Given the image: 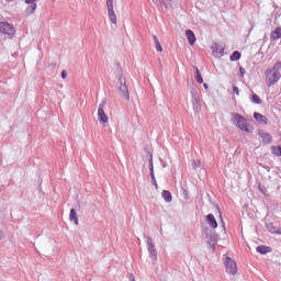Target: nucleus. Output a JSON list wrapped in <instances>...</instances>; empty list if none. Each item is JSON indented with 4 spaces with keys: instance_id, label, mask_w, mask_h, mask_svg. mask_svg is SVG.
Returning a JSON list of instances; mask_svg holds the SVG:
<instances>
[{
    "instance_id": "obj_18",
    "label": "nucleus",
    "mask_w": 281,
    "mask_h": 281,
    "mask_svg": "<svg viewBox=\"0 0 281 281\" xmlns=\"http://www.w3.org/2000/svg\"><path fill=\"white\" fill-rule=\"evenodd\" d=\"M195 80L199 85H203V77L201 76V71L198 67H195Z\"/></svg>"
},
{
    "instance_id": "obj_23",
    "label": "nucleus",
    "mask_w": 281,
    "mask_h": 281,
    "mask_svg": "<svg viewBox=\"0 0 281 281\" xmlns=\"http://www.w3.org/2000/svg\"><path fill=\"white\" fill-rule=\"evenodd\" d=\"M25 3L27 5L32 4V5H36V0H25Z\"/></svg>"
},
{
    "instance_id": "obj_30",
    "label": "nucleus",
    "mask_w": 281,
    "mask_h": 281,
    "mask_svg": "<svg viewBox=\"0 0 281 281\" xmlns=\"http://www.w3.org/2000/svg\"><path fill=\"white\" fill-rule=\"evenodd\" d=\"M157 1H159V0H153L154 3H157Z\"/></svg>"
},
{
    "instance_id": "obj_11",
    "label": "nucleus",
    "mask_w": 281,
    "mask_h": 281,
    "mask_svg": "<svg viewBox=\"0 0 281 281\" xmlns=\"http://www.w3.org/2000/svg\"><path fill=\"white\" fill-rule=\"evenodd\" d=\"M186 35H187L189 45H194V43H196V36L194 35V32H192V30H187Z\"/></svg>"
},
{
    "instance_id": "obj_13",
    "label": "nucleus",
    "mask_w": 281,
    "mask_h": 281,
    "mask_svg": "<svg viewBox=\"0 0 281 281\" xmlns=\"http://www.w3.org/2000/svg\"><path fill=\"white\" fill-rule=\"evenodd\" d=\"M271 41H278L281 38V27H277L270 35Z\"/></svg>"
},
{
    "instance_id": "obj_27",
    "label": "nucleus",
    "mask_w": 281,
    "mask_h": 281,
    "mask_svg": "<svg viewBox=\"0 0 281 281\" xmlns=\"http://www.w3.org/2000/svg\"><path fill=\"white\" fill-rule=\"evenodd\" d=\"M130 281H135V276L130 274Z\"/></svg>"
},
{
    "instance_id": "obj_25",
    "label": "nucleus",
    "mask_w": 281,
    "mask_h": 281,
    "mask_svg": "<svg viewBox=\"0 0 281 281\" xmlns=\"http://www.w3.org/2000/svg\"><path fill=\"white\" fill-rule=\"evenodd\" d=\"M233 92L236 93V95H240V90H238V87H233Z\"/></svg>"
},
{
    "instance_id": "obj_15",
    "label": "nucleus",
    "mask_w": 281,
    "mask_h": 281,
    "mask_svg": "<svg viewBox=\"0 0 281 281\" xmlns=\"http://www.w3.org/2000/svg\"><path fill=\"white\" fill-rule=\"evenodd\" d=\"M36 4H29L27 8L25 9L26 16H31V14H34V12H36Z\"/></svg>"
},
{
    "instance_id": "obj_20",
    "label": "nucleus",
    "mask_w": 281,
    "mask_h": 281,
    "mask_svg": "<svg viewBox=\"0 0 281 281\" xmlns=\"http://www.w3.org/2000/svg\"><path fill=\"white\" fill-rule=\"evenodd\" d=\"M250 100L254 104H262V99L258 94H252Z\"/></svg>"
},
{
    "instance_id": "obj_21",
    "label": "nucleus",
    "mask_w": 281,
    "mask_h": 281,
    "mask_svg": "<svg viewBox=\"0 0 281 281\" xmlns=\"http://www.w3.org/2000/svg\"><path fill=\"white\" fill-rule=\"evenodd\" d=\"M272 155H276L277 157H281V146H272L271 147Z\"/></svg>"
},
{
    "instance_id": "obj_28",
    "label": "nucleus",
    "mask_w": 281,
    "mask_h": 281,
    "mask_svg": "<svg viewBox=\"0 0 281 281\" xmlns=\"http://www.w3.org/2000/svg\"><path fill=\"white\" fill-rule=\"evenodd\" d=\"M151 177H153V179L155 178V173H153V167H151Z\"/></svg>"
},
{
    "instance_id": "obj_10",
    "label": "nucleus",
    "mask_w": 281,
    "mask_h": 281,
    "mask_svg": "<svg viewBox=\"0 0 281 281\" xmlns=\"http://www.w3.org/2000/svg\"><path fill=\"white\" fill-rule=\"evenodd\" d=\"M254 117H255L256 122H258L259 124H268V122H269V119H267V116H265L258 112L254 113Z\"/></svg>"
},
{
    "instance_id": "obj_9",
    "label": "nucleus",
    "mask_w": 281,
    "mask_h": 281,
    "mask_svg": "<svg viewBox=\"0 0 281 281\" xmlns=\"http://www.w3.org/2000/svg\"><path fill=\"white\" fill-rule=\"evenodd\" d=\"M207 225L212 227V229H216L218 227V223L216 222V217H214V214L210 213L206 215Z\"/></svg>"
},
{
    "instance_id": "obj_4",
    "label": "nucleus",
    "mask_w": 281,
    "mask_h": 281,
    "mask_svg": "<svg viewBox=\"0 0 281 281\" xmlns=\"http://www.w3.org/2000/svg\"><path fill=\"white\" fill-rule=\"evenodd\" d=\"M104 106H106V100H103L98 109V120L100 124H103V126H106L109 124V116L106 115V112H104Z\"/></svg>"
},
{
    "instance_id": "obj_31",
    "label": "nucleus",
    "mask_w": 281,
    "mask_h": 281,
    "mask_svg": "<svg viewBox=\"0 0 281 281\" xmlns=\"http://www.w3.org/2000/svg\"><path fill=\"white\" fill-rule=\"evenodd\" d=\"M7 1L10 3V2H12V1H14V0H7Z\"/></svg>"
},
{
    "instance_id": "obj_7",
    "label": "nucleus",
    "mask_w": 281,
    "mask_h": 281,
    "mask_svg": "<svg viewBox=\"0 0 281 281\" xmlns=\"http://www.w3.org/2000/svg\"><path fill=\"white\" fill-rule=\"evenodd\" d=\"M120 94L122 98H126V100H130L128 95V86H126V79H121V86L119 87Z\"/></svg>"
},
{
    "instance_id": "obj_19",
    "label": "nucleus",
    "mask_w": 281,
    "mask_h": 281,
    "mask_svg": "<svg viewBox=\"0 0 281 281\" xmlns=\"http://www.w3.org/2000/svg\"><path fill=\"white\" fill-rule=\"evenodd\" d=\"M236 60H240V52L235 50L232 55H231V61L232 63H236Z\"/></svg>"
},
{
    "instance_id": "obj_2",
    "label": "nucleus",
    "mask_w": 281,
    "mask_h": 281,
    "mask_svg": "<svg viewBox=\"0 0 281 281\" xmlns=\"http://www.w3.org/2000/svg\"><path fill=\"white\" fill-rule=\"evenodd\" d=\"M233 124L239 128V131H244L245 133H254V127L249 125L247 119L238 113H233Z\"/></svg>"
},
{
    "instance_id": "obj_24",
    "label": "nucleus",
    "mask_w": 281,
    "mask_h": 281,
    "mask_svg": "<svg viewBox=\"0 0 281 281\" xmlns=\"http://www.w3.org/2000/svg\"><path fill=\"white\" fill-rule=\"evenodd\" d=\"M239 76L240 78H245V68L243 67L239 68Z\"/></svg>"
},
{
    "instance_id": "obj_5",
    "label": "nucleus",
    "mask_w": 281,
    "mask_h": 281,
    "mask_svg": "<svg viewBox=\"0 0 281 281\" xmlns=\"http://www.w3.org/2000/svg\"><path fill=\"white\" fill-rule=\"evenodd\" d=\"M224 265L228 276H236V273H238V266H236V261H234L232 258L226 257Z\"/></svg>"
},
{
    "instance_id": "obj_12",
    "label": "nucleus",
    "mask_w": 281,
    "mask_h": 281,
    "mask_svg": "<svg viewBox=\"0 0 281 281\" xmlns=\"http://www.w3.org/2000/svg\"><path fill=\"white\" fill-rule=\"evenodd\" d=\"M147 245H148V251L150 254V256H157V250L155 249V244L153 243L151 238L147 239Z\"/></svg>"
},
{
    "instance_id": "obj_14",
    "label": "nucleus",
    "mask_w": 281,
    "mask_h": 281,
    "mask_svg": "<svg viewBox=\"0 0 281 281\" xmlns=\"http://www.w3.org/2000/svg\"><path fill=\"white\" fill-rule=\"evenodd\" d=\"M161 196L167 203H170L172 201V193H170V191L168 190H164Z\"/></svg>"
},
{
    "instance_id": "obj_22",
    "label": "nucleus",
    "mask_w": 281,
    "mask_h": 281,
    "mask_svg": "<svg viewBox=\"0 0 281 281\" xmlns=\"http://www.w3.org/2000/svg\"><path fill=\"white\" fill-rule=\"evenodd\" d=\"M154 42H155L157 52H164V48L161 47V44L159 43V38H157V35H154Z\"/></svg>"
},
{
    "instance_id": "obj_8",
    "label": "nucleus",
    "mask_w": 281,
    "mask_h": 281,
    "mask_svg": "<svg viewBox=\"0 0 281 281\" xmlns=\"http://www.w3.org/2000/svg\"><path fill=\"white\" fill-rule=\"evenodd\" d=\"M258 135L263 144H271V142H273V137L271 136V134L265 131H259Z\"/></svg>"
},
{
    "instance_id": "obj_1",
    "label": "nucleus",
    "mask_w": 281,
    "mask_h": 281,
    "mask_svg": "<svg viewBox=\"0 0 281 281\" xmlns=\"http://www.w3.org/2000/svg\"><path fill=\"white\" fill-rule=\"evenodd\" d=\"M280 69H281V63L277 61L273 65L272 69L266 70L265 76H266L267 87H273V85H278V82H280V78H281Z\"/></svg>"
},
{
    "instance_id": "obj_29",
    "label": "nucleus",
    "mask_w": 281,
    "mask_h": 281,
    "mask_svg": "<svg viewBox=\"0 0 281 281\" xmlns=\"http://www.w3.org/2000/svg\"><path fill=\"white\" fill-rule=\"evenodd\" d=\"M204 88L207 89V83H204Z\"/></svg>"
},
{
    "instance_id": "obj_6",
    "label": "nucleus",
    "mask_w": 281,
    "mask_h": 281,
    "mask_svg": "<svg viewBox=\"0 0 281 281\" xmlns=\"http://www.w3.org/2000/svg\"><path fill=\"white\" fill-rule=\"evenodd\" d=\"M106 8H108V16L113 23V25H117V15L115 14V10L113 9V0H106Z\"/></svg>"
},
{
    "instance_id": "obj_26",
    "label": "nucleus",
    "mask_w": 281,
    "mask_h": 281,
    "mask_svg": "<svg viewBox=\"0 0 281 281\" xmlns=\"http://www.w3.org/2000/svg\"><path fill=\"white\" fill-rule=\"evenodd\" d=\"M61 78H63L64 80L67 78V71H66V70H64V71L61 72Z\"/></svg>"
},
{
    "instance_id": "obj_17",
    "label": "nucleus",
    "mask_w": 281,
    "mask_h": 281,
    "mask_svg": "<svg viewBox=\"0 0 281 281\" xmlns=\"http://www.w3.org/2000/svg\"><path fill=\"white\" fill-rule=\"evenodd\" d=\"M257 251L258 254H269V251H271V248L269 246H258L257 247Z\"/></svg>"
},
{
    "instance_id": "obj_3",
    "label": "nucleus",
    "mask_w": 281,
    "mask_h": 281,
    "mask_svg": "<svg viewBox=\"0 0 281 281\" xmlns=\"http://www.w3.org/2000/svg\"><path fill=\"white\" fill-rule=\"evenodd\" d=\"M0 34L8 36V38H14V34H16V29L13 24L8 22H0Z\"/></svg>"
},
{
    "instance_id": "obj_16",
    "label": "nucleus",
    "mask_w": 281,
    "mask_h": 281,
    "mask_svg": "<svg viewBox=\"0 0 281 281\" xmlns=\"http://www.w3.org/2000/svg\"><path fill=\"white\" fill-rule=\"evenodd\" d=\"M69 221H74L75 224L78 225V213L76 212V209L70 210Z\"/></svg>"
}]
</instances>
